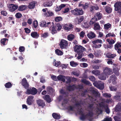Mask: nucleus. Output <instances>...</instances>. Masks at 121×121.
Masks as SVG:
<instances>
[{
  "mask_svg": "<svg viewBox=\"0 0 121 121\" xmlns=\"http://www.w3.org/2000/svg\"><path fill=\"white\" fill-rule=\"evenodd\" d=\"M76 106L78 108V112L79 114L81 115L80 118L81 120H88L90 121H91L92 119L93 113L92 112H88L84 113L83 109L81 108H80L81 107V103H79L78 102H76Z\"/></svg>",
  "mask_w": 121,
  "mask_h": 121,
  "instance_id": "nucleus-1",
  "label": "nucleus"
},
{
  "mask_svg": "<svg viewBox=\"0 0 121 121\" xmlns=\"http://www.w3.org/2000/svg\"><path fill=\"white\" fill-rule=\"evenodd\" d=\"M95 105L96 106L97 108L95 110L98 114H99L101 113L102 112L103 110V109H100L99 108V107H100L105 108V111L108 114L110 112L109 110L107 108V104H105L104 102H102L101 103L99 104V105L97 104H96L95 103L93 104H92L91 105L90 104L89 106V108H93L94 106Z\"/></svg>",
  "mask_w": 121,
  "mask_h": 121,
  "instance_id": "nucleus-2",
  "label": "nucleus"
},
{
  "mask_svg": "<svg viewBox=\"0 0 121 121\" xmlns=\"http://www.w3.org/2000/svg\"><path fill=\"white\" fill-rule=\"evenodd\" d=\"M62 26L59 23L57 24L56 26L53 27L51 30V32L52 34H54L57 33V30L58 31L60 30Z\"/></svg>",
  "mask_w": 121,
  "mask_h": 121,
  "instance_id": "nucleus-3",
  "label": "nucleus"
},
{
  "mask_svg": "<svg viewBox=\"0 0 121 121\" xmlns=\"http://www.w3.org/2000/svg\"><path fill=\"white\" fill-rule=\"evenodd\" d=\"M71 11L73 14L76 15H82L83 13V11L82 9H78L77 8L71 10Z\"/></svg>",
  "mask_w": 121,
  "mask_h": 121,
  "instance_id": "nucleus-4",
  "label": "nucleus"
},
{
  "mask_svg": "<svg viewBox=\"0 0 121 121\" xmlns=\"http://www.w3.org/2000/svg\"><path fill=\"white\" fill-rule=\"evenodd\" d=\"M94 85L100 89H103L104 87V83L101 81H97L93 83Z\"/></svg>",
  "mask_w": 121,
  "mask_h": 121,
  "instance_id": "nucleus-5",
  "label": "nucleus"
},
{
  "mask_svg": "<svg viewBox=\"0 0 121 121\" xmlns=\"http://www.w3.org/2000/svg\"><path fill=\"white\" fill-rule=\"evenodd\" d=\"M37 92L36 89L34 87H33L32 89H27V91L26 92V94H31L33 95H34L36 94Z\"/></svg>",
  "mask_w": 121,
  "mask_h": 121,
  "instance_id": "nucleus-6",
  "label": "nucleus"
},
{
  "mask_svg": "<svg viewBox=\"0 0 121 121\" xmlns=\"http://www.w3.org/2000/svg\"><path fill=\"white\" fill-rule=\"evenodd\" d=\"M68 45L67 41L63 39H61L59 43L60 48L62 49L65 48Z\"/></svg>",
  "mask_w": 121,
  "mask_h": 121,
  "instance_id": "nucleus-7",
  "label": "nucleus"
},
{
  "mask_svg": "<svg viewBox=\"0 0 121 121\" xmlns=\"http://www.w3.org/2000/svg\"><path fill=\"white\" fill-rule=\"evenodd\" d=\"M83 87L82 85H79L77 86H76L75 85H73L71 86L69 85L67 87V89L69 91H71L74 90L75 89H82Z\"/></svg>",
  "mask_w": 121,
  "mask_h": 121,
  "instance_id": "nucleus-8",
  "label": "nucleus"
},
{
  "mask_svg": "<svg viewBox=\"0 0 121 121\" xmlns=\"http://www.w3.org/2000/svg\"><path fill=\"white\" fill-rule=\"evenodd\" d=\"M18 6L13 4H10L8 6L9 10L11 12H13L17 9Z\"/></svg>",
  "mask_w": 121,
  "mask_h": 121,
  "instance_id": "nucleus-9",
  "label": "nucleus"
},
{
  "mask_svg": "<svg viewBox=\"0 0 121 121\" xmlns=\"http://www.w3.org/2000/svg\"><path fill=\"white\" fill-rule=\"evenodd\" d=\"M103 73L108 75H110L112 73V69L108 67H105L104 69Z\"/></svg>",
  "mask_w": 121,
  "mask_h": 121,
  "instance_id": "nucleus-10",
  "label": "nucleus"
},
{
  "mask_svg": "<svg viewBox=\"0 0 121 121\" xmlns=\"http://www.w3.org/2000/svg\"><path fill=\"white\" fill-rule=\"evenodd\" d=\"M73 27V26L70 23L67 24L65 25L64 27V28L67 31L71 30Z\"/></svg>",
  "mask_w": 121,
  "mask_h": 121,
  "instance_id": "nucleus-11",
  "label": "nucleus"
},
{
  "mask_svg": "<svg viewBox=\"0 0 121 121\" xmlns=\"http://www.w3.org/2000/svg\"><path fill=\"white\" fill-rule=\"evenodd\" d=\"M115 7V10L116 11H118L121 9V2L119 1L116 3L114 5Z\"/></svg>",
  "mask_w": 121,
  "mask_h": 121,
  "instance_id": "nucleus-12",
  "label": "nucleus"
},
{
  "mask_svg": "<svg viewBox=\"0 0 121 121\" xmlns=\"http://www.w3.org/2000/svg\"><path fill=\"white\" fill-rule=\"evenodd\" d=\"M34 97L32 96H30L28 98L27 102V104L29 105H31L34 101L33 99Z\"/></svg>",
  "mask_w": 121,
  "mask_h": 121,
  "instance_id": "nucleus-13",
  "label": "nucleus"
},
{
  "mask_svg": "<svg viewBox=\"0 0 121 121\" xmlns=\"http://www.w3.org/2000/svg\"><path fill=\"white\" fill-rule=\"evenodd\" d=\"M116 77L114 75H111L110 77V79L108 80L109 83L111 82L112 81V83L114 84L116 83Z\"/></svg>",
  "mask_w": 121,
  "mask_h": 121,
  "instance_id": "nucleus-14",
  "label": "nucleus"
},
{
  "mask_svg": "<svg viewBox=\"0 0 121 121\" xmlns=\"http://www.w3.org/2000/svg\"><path fill=\"white\" fill-rule=\"evenodd\" d=\"M52 4V2L50 0H46V1L43 3V5L45 7L51 6Z\"/></svg>",
  "mask_w": 121,
  "mask_h": 121,
  "instance_id": "nucleus-15",
  "label": "nucleus"
},
{
  "mask_svg": "<svg viewBox=\"0 0 121 121\" xmlns=\"http://www.w3.org/2000/svg\"><path fill=\"white\" fill-rule=\"evenodd\" d=\"M22 84L26 88H27L28 87V84L25 78H24L22 80Z\"/></svg>",
  "mask_w": 121,
  "mask_h": 121,
  "instance_id": "nucleus-16",
  "label": "nucleus"
},
{
  "mask_svg": "<svg viewBox=\"0 0 121 121\" xmlns=\"http://www.w3.org/2000/svg\"><path fill=\"white\" fill-rule=\"evenodd\" d=\"M88 37L89 39H91L95 37L96 35L92 31H90L87 34Z\"/></svg>",
  "mask_w": 121,
  "mask_h": 121,
  "instance_id": "nucleus-17",
  "label": "nucleus"
},
{
  "mask_svg": "<svg viewBox=\"0 0 121 121\" xmlns=\"http://www.w3.org/2000/svg\"><path fill=\"white\" fill-rule=\"evenodd\" d=\"M92 92L95 97L99 96H100V94L98 92L97 89L95 88H93L92 91Z\"/></svg>",
  "mask_w": 121,
  "mask_h": 121,
  "instance_id": "nucleus-18",
  "label": "nucleus"
},
{
  "mask_svg": "<svg viewBox=\"0 0 121 121\" xmlns=\"http://www.w3.org/2000/svg\"><path fill=\"white\" fill-rule=\"evenodd\" d=\"M37 104L39 106L43 107L45 105V103L42 100L39 99L37 100Z\"/></svg>",
  "mask_w": 121,
  "mask_h": 121,
  "instance_id": "nucleus-19",
  "label": "nucleus"
},
{
  "mask_svg": "<svg viewBox=\"0 0 121 121\" xmlns=\"http://www.w3.org/2000/svg\"><path fill=\"white\" fill-rule=\"evenodd\" d=\"M99 9V8L97 5L95 6H90V11L93 12L94 10H97Z\"/></svg>",
  "mask_w": 121,
  "mask_h": 121,
  "instance_id": "nucleus-20",
  "label": "nucleus"
},
{
  "mask_svg": "<svg viewBox=\"0 0 121 121\" xmlns=\"http://www.w3.org/2000/svg\"><path fill=\"white\" fill-rule=\"evenodd\" d=\"M107 75L103 73L99 76V78L101 80H105L106 79Z\"/></svg>",
  "mask_w": 121,
  "mask_h": 121,
  "instance_id": "nucleus-21",
  "label": "nucleus"
},
{
  "mask_svg": "<svg viewBox=\"0 0 121 121\" xmlns=\"http://www.w3.org/2000/svg\"><path fill=\"white\" fill-rule=\"evenodd\" d=\"M65 6V5L64 4H62L59 6H57L55 9L56 12H58L62 8L64 7Z\"/></svg>",
  "mask_w": 121,
  "mask_h": 121,
  "instance_id": "nucleus-22",
  "label": "nucleus"
},
{
  "mask_svg": "<svg viewBox=\"0 0 121 121\" xmlns=\"http://www.w3.org/2000/svg\"><path fill=\"white\" fill-rule=\"evenodd\" d=\"M43 99L46 100L48 103H50L51 101V99L49 95H46L43 97Z\"/></svg>",
  "mask_w": 121,
  "mask_h": 121,
  "instance_id": "nucleus-23",
  "label": "nucleus"
},
{
  "mask_svg": "<svg viewBox=\"0 0 121 121\" xmlns=\"http://www.w3.org/2000/svg\"><path fill=\"white\" fill-rule=\"evenodd\" d=\"M81 46L76 45L74 47V50L75 52H80L81 51Z\"/></svg>",
  "mask_w": 121,
  "mask_h": 121,
  "instance_id": "nucleus-24",
  "label": "nucleus"
},
{
  "mask_svg": "<svg viewBox=\"0 0 121 121\" xmlns=\"http://www.w3.org/2000/svg\"><path fill=\"white\" fill-rule=\"evenodd\" d=\"M31 35L33 38H37L39 37V35L36 32H32L31 34Z\"/></svg>",
  "mask_w": 121,
  "mask_h": 121,
  "instance_id": "nucleus-25",
  "label": "nucleus"
},
{
  "mask_svg": "<svg viewBox=\"0 0 121 121\" xmlns=\"http://www.w3.org/2000/svg\"><path fill=\"white\" fill-rule=\"evenodd\" d=\"M58 80H61L63 82H65V76L62 75H60L57 76Z\"/></svg>",
  "mask_w": 121,
  "mask_h": 121,
  "instance_id": "nucleus-26",
  "label": "nucleus"
},
{
  "mask_svg": "<svg viewBox=\"0 0 121 121\" xmlns=\"http://www.w3.org/2000/svg\"><path fill=\"white\" fill-rule=\"evenodd\" d=\"M106 56L108 58H113L116 56V55L115 54H112L108 53L106 54Z\"/></svg>",
  "mask_w": 121,
  "mask_h": 121,
  "instance_id": "nucleus-27",
  "label": "nucleus"
},
{
  "mask_svg": "<svg viewBox=\"0 0 121 121\" xmlns=\"http://www.w3.org/2000/svg\"><path fill=\"white\" fill-rule=\"evenodd\" d=\"M8 39L6 38H4L1 39V43L3 45H5L7 43Z\"/></svg>",
  "mask_w": 121,
  "mask_h": 121,
  "instance_id": "nucleus-28",
  "label": "nucleus"
},
{
  "mask_svg": "<svg viewBox=\"0 0 121 121\" xmlns=\"http://www.w3.org/2000/svg\"><path fill=\"white\" fill-rule=\"evenodd\" d=\"M35 5V3L34 2H32L30 3L28 5V7L30 9L34 8Z\"/></svg>",
  "mask_w": 121,
  "mask_h": 121,
  "instance_id": "nucleus-29",
  "label": "nucleus"
},
{
  "mask_svg": "<svg viewBox=\"0 0 121 121\" xmlns=\"http://www.w3.org/2000/svg\"><path fill=\"white\" fill-rule=\"evenodd\" d=\"M105 11L107 13H110L112 12V9L109 6H106L105 8Z\"/></svg>",
  "mask_w": 121,
  "mask_h": 121,
  "instance_id": "nucleus-30",
  "label": "nucleus"
},
{
  "mask_svg": "<svg viewBox=\"0 0 121 121\" xmlns=\"http://www.w3.org/2000/svg\"><path fill=\"white\" fill-rule=\"evenodd\" d=\"M91 73L93 74L96 76L99 75L100 73V72L98 70H94L91 71Z\"/></svg>",
  "mask_w": 121,
  "mask_h": 121,
  "instance_id": "nucleus-31",
  "label": "nucleus"
},
{
  "mask_svg": "<svg viewBox=\"0 0 121 121\" xmlns=\"http://www.w3.org/2000/svg\"><path fill=\"white\" fill-rule=\"evenodd\" d=\"M89 4L88 3H86L84 5H81L80 4H79V6H82L84 9H87L88 7L89 6Z\"/></svg>",
  "mask_w": 121,
  "mask_h": 121,
  "instance_id": "nucleus-32",
  "label": "nucleus"
},
{
  "mask_svg": "<svg viewBox=\"0 0 121 121\" xmlns=\"http://www.w3.org/2000/svg\"><path fill=\"white\" fill-rule=\"evenodd\" d=\"M102 40L100 39H97L96 40H95L92 42V43L94 44H95L96 43H102Z\"/></svg>",
  "mask_w": 121,
  "mask_h": 121,
  "instance_id": "nucleus-33",
  "label": "nucleus"
},
{
  "mask_svg": "<svg viewBox=\"0 0 121 121\" xmlns=\"http://www.w3.org/2000/svg\"><path fill=\"white\" fill-rule=\"evenodd\" d=\"M96 20L100 19L102 17V14L99 12H97L96 14Z\"/></svg>",
  "mask_w": 121,
  "mask_h": 121,
  "instance_id": "nucleus-34",
  "label": "nucleus"
},
{
  "mask_svg": "<svg viewBox=\"0 0 121 121\" xmlns=\"http://www.w3.org/2000/svg\"><path fill=\"white\" fill-rule=\"evenodd\" d=\"M74 38V36L73 34H70L68 35L67 38L70 41L72 40Z\"/></svg>",
  "mask_w": 121,
  "mask_h": 121,
  "instance_id": "nucleus-35",
  "label": "nucleus"
},
{
  "mask_svg": "<svg viewBox=\"0 0 121 121\" xmlns=\"http://www.w3.org/2000/svg\"><path fill=\"white\" fill-rule=\"evenodd\" d=\"M94 29L95 30H99L100 28V26L99 24L97 23H95L94 24Z\"/></svg>",
  "mask_w": 121,
  "mask_h": 121,
  "instance_id": "nucleus-36",
  "label": "nucleus"
},
{
  "mask_svg": "<svg viewBox=\"0 0 121 121\" xmlns=\"http://www.w3.org/2000/svg\"><path fill=\"white\" fill-rule=\"evenodd\" d=\"M53 117L55 119H58L60 118V116L56 113H53L52 114Z\"/></svg>",
  "mask_w": 121,
  "mask_h": 121,
  "instance_id": "nucleus-37",
  "label": "nucleus"
},
{
  "mask_svg": "<svg viewBox=\"0 0 121 121\" xmlns=\"http://www.w3.org/2000/svg\"><path fill=\"white\" fill-rule=\"evenodd\" d=\"M116 110L118 111H121V103H119L116 106Z\"/></svg>",
  "mask_w": 121,
  "mask_h": 121,
  "instance_id": "nucleus-38",
  "label": "nucleus"
},
{
  "mask_svg": "<svg viewBox=\"0 0 121 121\" xmlns=\"http://www.w3.org/2000/svg\"><path fill=\"white\" fill-rule=\"evenodd\" d=\"M55 52L58 55H61L63 54V52H62L58 49H56L55 50Z\"/></svg>",
  "mask_w": 121,
  "mask_h": 121,
  "instance_id": "nucleus-39",
  "label": "nucleus"
},
{
  "mask_svg": "<svg viewBox=\"0 0 121 121\" xmlns=\"http://www.w3.org/2000/svg\"><path fill=\"white\" fill-rule=\"evenodd\" d=\"M26 8V6L25 5L21 6L19 7L18 10L20 11H22L25 10Z\"/></svg>",
  "mask_w": 121,
  "mask_h": 121,
  "instance_id": "nucleus-40",
  "label": "nucleus"
},
{
  "mask_svg": "<svg viewBox=\"0 0 121 121\" xmlns=\"http://www.w3.org/2000/svg\"><path fill=\"white\" fill-rule=\"evenodd\" d=\"M111 24L109 23H108L104 25V28L105 29L108 30L111 27Z\"/></svg>",
  "mask_w": 121,
  "mask_h": 121,
  "instance_id": "nucleus-41",
  "label": "nucleus"
},
{
  "mask_svg": "<svg viewBox=\"0 0 121 121\" xmlns=\"http://www.w3.org/2000/svg\"><path fill=\"white\" fill-rule=\"evenodd\" d=\"M78 53V56L77 58L78 59H80L83 56V53L81 51Z\"/></svg>",
  "mask_w": 121,
  "mask_h": 121,
  "instance_id": "nucleus-42",
  "label": "nucleus"
},
{
  "mask_svg": "<svg viewBox=\"0 0 121 121\" xmlns=\"http://www.w3.org/2000/svg\"><path fill=\"white\" fill-rule=\"evenodd\" d=\"M40 26L42 27H47V26L46 24V22H45L42 21L40 22Z\"/></svg>",
  "mask_w": 121,
  "mask_h": 121,
  "instance_id": "nucleus-43",
  "label": "nucleus"
},
{
  "mask_svg": "<svg viewBox=\"0 0 121 121\" xmlns=\"http://www.w3.org/2000/svg\"><path fill=\"white\" fill-rule=\"evenodd\" d=\"M70 64L71 66L73 67H76L78 65L77 63L73 61H70Z\"/></svg>",
  "mask_w": 121,
  "mask_h": 121,
  "instance_id": "nucleus-44",
  "label": "nucleus"
},
{
  "mask_svg": "<svg viewBox=\"0 0 121 121\" xmlns=\"http://www.w3.org/2000/svg\"><path fill=\"white\" fill-rule=\"evenodd\" d=\"M121 47V42H117L115 45V49L119 48Z\"/></svg>",
  "mask_w": 121,
  "mask_h": 121,
  "instance_id": "nucleus-45",
  "label": "nucleus"
},
{
  "mask_svg": "<svg viewBox=\"0 0 121 121\" xmlns=\"http://www.w3.org/2000/svg\"><path fill=\"white\" fill-rule=\"evenodd\" d=\"M81 81L82 82L85 84L90 85H91V84L89 81L86 80L85 79H82Z\"/></svg>",
  "mask_w": 121,
  "mask_h": 121,
  "instance_id": "nucleus-46",
  "label": "nucleus"
},
{
  "mask_svg": "<svg viewBox=\"0 0 121 121\" xmlns=\"http://www.w3.org/2000/svg\"><path fill=\"white\" fill-rule=\"evenodd\" d=\"M109 88L111 91H116L117 90V87L113 86H109Z\"/></svg>",
  "mask_w": 121,
  "mask_h": 121,
  "instance_id": "nucleus-47",
  "label": "nucleus"
},
{
  "mask_svg": "<svg viewBox=\"0 0 121 121\" xmlns=\"http://www.w3.org/2000/svg\"><path fill=\"white\" fill-rule=\"evenodd\" d=\"M106 41L108 43L110 44H112L114 43L115 42L114 41L113 39L110 40L109 39H107L106 40Z\"/></svg>",
  "mask_w": 121,
  "mask_h": 121,
  "instance_id": "nucleus-48",
  "label": "nucleus"
},
{
  "mask_svg": "<svg viewBox=\"0 0 121 121\" xmlns=\"http://www.w3.org/2000/svg\"><path fill=\"white\" fill-rule=\"evenodd\" d=\"M121 95H116L114 97V98L116 100H117L118 101H119L120 100V97Z\"/></svg>",
  "mask_w": 121,
  "mask_h": 121,
  "instance_id": "nucleus-49",
  "label": "nucleus"
},
{
  "mask_svg": "<svg viewBox=\"0 0 121 121\" xmlns=\"http://www.w3.org/2000/svg\"><path fill=\"white\" fill-rule=\"evenodd\" d=\"M84 19V17L83 16H81L80 17L79 19L78 18H76V21H79V22L80 23Z\"/></svg>",
  "mask_w": 121,
  "mask_h": 121,
  "instance_id": "nucleus-50",
  "label": "nucleus"
},
{
  "mask_svg": "<svg viewBox=\"0 0 121 121\" xmlns=\"http://www.w3.org/2000/svg\"><path fill=\"white\" fill-rule=\"evenodd\" d=\"M62 20V18L60 17H57L55 19V20L56 22H59Z\"/></svg>",
  "mask_w": 121,
  "mask_h": 121,
  "instance_id": "nucleus-51",
  "label": "nucleus"
},
{
  "mask_svg": "<svg viewBox=\"0 0 121 121\" xmlns=\"http://www.w3.org/2000/svg\"><path fill=\"white\" fill-rule=\"evenodd\" d=\"M12 86V84L10 82H9L7 83L5 85V87L8 88L11 87Z\"/></svg>",
  "mask_w": 121,
  "mask_h": 121,
  "instance_id": "nucleus-52",
  "label": "nucleus"
},
{
  "mask_svg": "<svg viewBox=\"0 0 121 121\" xmlns=\"http://www.w3.org/2000/svg\"><path fill=\"white\" fill-rule=\"evenodd\" d=\"M115 37V35L113 33H110L107 34L106 37L109 36Z\"/></svg>",
  "mask_w": 121,
  "mask_h": 121,
  "instance_id": "nucleus-53",
  "label": "nucleus"
},
{
  "mask_svg": "<svg viewBox=\"0 0 121 121\" xmlns=\"http://www.w3.org/2000/svg\"><path fill=\"white\" fill-rule=\"evenodd\" d=\"M38 25V22L37 21H34L33 24V26L35 28H36Z\"/></svg>",
  "mask_w": 121,
  "mask_h": 121,
  "instance_id": "nucleus-54",
  "label": "nucleus"
},
{
  "mask_svg": "<svg viewBox=\"0 0 121 121\" xmlns=\"http://www.w3.org/2000/svg\"><path fill=\"white\" fill-rule=\"evenodd\" d=\"M103 96L106 97L110 98L111 97V95L107 93H104L103 94Z\"/></svg>",
  "mask_w": 121,
  "mask_h": 121,
  "instance_id": "nucleus-55",
  "label": "nucleus"
},
{
  "mask_svg": "<svg viewBox=\"0 0 121 121\" xmlns=\"http://www.w3.org/2000/svg\"><path fill=\"white\" fill-rule=\"evenodd\" d=\"M72 73L74 75L76 76H78L79 75V72L77 71H73L72 72Z\"/></svg>",
  "mask_w": 121,
  "mask_h": 121,
  "instance_id": "nucleus-56",
  "label": "nucleus"
},
{
  "mask_svg": "<svg viewBox=\"0 0 121 121\" xmlns=\"http://www.w3.org/2000/svg\"><path fill=\"white\" fill-rule=\"evenodd\" d=\"M65 79H66L67 80L66 81L67 83H69L71 81V79L69 77L65 76Z\"/></svg>",
  "mask_w": 121,
  "mask_h": 121,
  "instance_id": "nucleus-57",
  "label": "nucleus"
},
{
  "mask_svg": "<svg viewBox=\"0 0 121 121\" xmlns=\"http://www.w3.org/2000/svg\"><path fill=\"white\" fill-rule=\"evenodd\" d=\"M80 66H81L82 67L85 68L87 67L88 66V65L87 63H84L81 64Z\"/></svg>",
  "mask_w": 121,
  "mask_h": 121,
  "instance_id": "nucleus-58",
  "label": "nucleus"
},
{
  "mask_svg": "<svg viewBox=\"0 0 121 121\" xmlns=\"http://www.w3.org/2000/svg\"><path fill=\"white\" fill-rule=\"evenodd\" d=\"M53 80L55 81H57L58 80L57 77H56V76L54 75H52L51 76Z\"/></svg>",
  "mask_w": 121,
  "mask_h": 121,
  "instance_id": "nucleus-59",
  "label": "nucleus"
},
{
  "mask_svg": "<svg viewBox=\"0 0 121 121\" xmlns=\"http://www.w3.org/2000/svg\"><path fill=\"white\" fill-rule=\"evenodd\" d=\"M60 61L56 62L53 63V64L54 66H55L56 67H57L59 66L60 64Z\"/></svg>",
  "mask_w": 121,
  "mask_h": 121,
  "instance_id": "nucleus-60",
  "label": "nucleus"
},
{
  "mask_svg": "<svg viewBox=\"0 0 121 121\" xmlns=\"http://www.w3.org/2000/svg\"><path fill=\"white\" fill-rule=\"evenodd\" d=\"M22 16V15L21 14L19 13H17L15 15L16 17L17 18H19L21 17Z\"/></svg>",
  "mask_w": 121,
  "mask_h": 121,
  "instance_id": "nucleus-61",
  "label": "nucleus"
},
{
  "mask_svg": "<svg viewBox=\"0 0 121 121\" xmlns=\"http://www.w3.org/2000/svg\"><path fill=\"white\" fill-rule=\"evenodd\" d=\"M89 79L91 81H94L95 80V78L93 76H91L89 77Z\"/></svg>",
  "mask_w": 121,
  "mask_h": 121,
  "instance_id": "nucleus-62",
  "label": "nucleus"
},
{
  "mask_svg": "<svg viewBox=\"0 0 121 121\" xmlns=\"http://www.w3.org/2000/svg\"><path fill=\"white\" fill-rule=\"evenodd\" d=\"M114 118L115 121H121V119L119 117L115 116Z\"/></svg>",
  "mask_w": 121,
  "mask_h": 121,
  "instance_id": "nucleus-63",
  "label": "nucleus"
},
{
  "mask_svg": "<svg viewBox=\"0 0 121 121\" xmlns=\"http://www.w3.org/2000/svg\"><path fill=\"white\" fill-rule=\"evenodd\" d=\"M85 34V32L83 31H82L80 32L79 34L80 36V37L82 38H83L84 37Z\"/></svg>",
  "mask_w": 121,
  "mask_h": 121,
  "instance_id": "nucleus-64",
  "label": "nucleus"
}]
</instances>
